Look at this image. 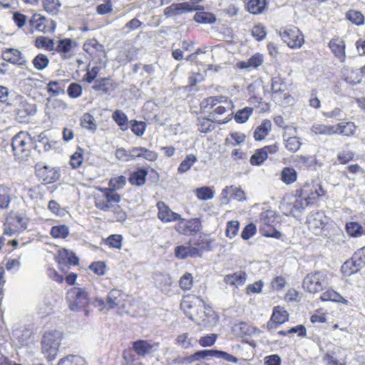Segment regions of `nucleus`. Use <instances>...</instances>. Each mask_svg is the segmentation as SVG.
I'll list each match as a JSON object with an SVG mask.
<instances>
[{"label": "nucleus", "instance_id": "nucleus-34", "mask_svg": "<svg viewBox=\"0 0 365 365\" xmlns=\"http://www.w3.org/2000/svg\"><path fill=\"white\" fill-rule=\"evenodd\" d=\"M264 61V56L259 53L252 55L247 61H241L236 63V68L239 69H256L260 66Z\"/></svg>", "mask_w": 365, "mask_h": 365}, {"label": "nucleus", "instance_id": "nucleus-29", "mask_svg": "<svg viewBox=\"0 0 365 365\" xmlns=\"http://www.w3.org/2000/svg\"><path fill=\"white\" fill-rule=\"evenodd\" d=\"M328 47L334 57L341 63L346 61V43L342 38L339 36L332 38L328 43Z\"/></svg>", "mask_w": 365, "mask_h": 365}, {"label": "nucleus", "instance_id": "nucleus-51", "mask_svg": "<svg viewBox=\"0 0 365 365\" xmlns=\"http://www.w3.org/2000/svg\"><path fill=\"white\" fill-rule=\"evenodd\" d=\"M85 150L78 146L76 150L71 155L69 164L73 169L79 168L83 162Z\"/></svg>", "mask_w": 365, "mask_h": 365}, {"label": "nucleus", "instance_id": "nucleus-16", "mask_svg": "<svg viewBox=\"0 0 365 365\" xmlns=\"http://www.w3.org/2000/svg\"><path fill=\"white\" fill-rule=\"evenodd\" d=\"M132 346L125 349L132 351L137 357H145L152 355L159 346L158 342L150 339H138L131 343Z\"/></svg>", "mask_w": 365, "mask_h": 365}, {"label": "nucleus", "instance_id": "nucleus-61", "mask_svg": "<svg viewBox=\"0 0 365 365\" xmlns=\"http://www.w3.org/2000/svg\"><path fill=\"white\" fill-rule=\"evenodd\" d=\"M125 184V177L123 175H119L111 178L108 181V187L106 188L111 190L114 193H118L117 190L123 188Z\"/></svg>", "mask_w": 365, "mask_h": 365}, {"label": "nucleus", "instance_id": "nucleus-37", "mask_svg": "<svg viewBox=\"0 0 365 365\" xmlns=\"http://www.w3.org/2000/svg\"><path fill=\"white\" fill-rule=\"evenodd\" d=\"M299 178L297 170L291 166H285L282 168L279 173V180L286 185L295 183Z\"/></svg>", "mask_w": 365, "mask_h": 365}, {"label": "nucleus", "instance_id": "nucleus-57", "mask_svg": "<svg viewBox=\"0 0 365 365\" xmlns=\"http://www.w3.org/2000/svg\"><path fill=\"white\" fill-rule=\"evenodd\" d=\"M58 365H87V363L83 357L78 355L69 354L61 359Z\"/></svg>", "mask_w": 365, "mask_h": 365}, {"label": "nucleus", "instance_id": "nucleus-9", "mask_svg": "<svg viewBox=\"0 0 365 365\" xmlns=\"http://www.w3.org/2000/svg\"><path fill=\"white\" fill-rule=\"evenodd\" d=\"M91 197L95 207L103 212H109L115 203H119L121 200L119 193H114L110 189L99 186L95 187Z\"/></svg>", "mask_w": 365, "mask_h": 365}, {"label": "nucleus", "instance_id": "nucleus-36", "mask_svg": "<svg viewBox=\"0 0 365 365\" xmlns=\"http://www.w3.org/2000/svg\"><path fill=\"white\" fill-rule=\"evenodd\" d=\"M2 58L7 62L17 65H25L26 60L21 52L16 48H6L2 51Z\"/></svg>", "mask_w": 365, "mask_h": 365}, {"label": "nucleus", "instance_id": "nucleus-27", "mask_svg": "<svg viewBox=\"0 0 365 365\" xmlns=\"http://www.w3.org/2000/svg\"><path fill=\"white\" fill-rule=\"evenodd\" d=\"M118 88L117 82L110 76L97 78L92 86V89L101 94H110Z\"/></svg>", "mask_w": 365, "mask_h": 365}, {"label": "nucleus", "instance_id": "nucleus-56", "mask_svg": "<svg viewBox=\"0 0 365 365\" xmlns=\"http://www.w3.org/2000/svg\"><path fill=\"white\" fill-rule=\"evenodd\" d=\"M334 125L314 124L311 130L316 135H334Z\"/></svg>", "mask_w": 365, "mask_h": 365}, {"label": "nucleus", "instance_id": "nucleus-30", "mask_svg": "<svg viewBox=\"0 0 365 365\" xmlns=\"http://www.w3.org/2000/svg\"><path fill=\"white\" fill-rule=\"evenodd\" d=\"M55 260L59 266L62 264L77 266L79 264V259L76 255L66 248H61L58 250L55 256Z\"/></svg>", "mask_w": 365, "mask_h": 365}, {"label": "nucleus", "instance_id": "nucleus-52", "mask_svg": "<svg viewBox=\"0 0 365 365\" xmlns=\"http://www.w3.org/2000/svg\"><path fill=\"white\" fill-rule=\"evenodd\" d=\"M112 118L115 123L120 127V130L125 131L128 128V118L127 115L120 110H115L112 114Z\"/></svg>", "mask_w": 365, "mask_h": 365}, {"label": "nucleus", "instance_id": "nucleus-28", "mask_svg": "<svg viewBox=\"0 0 365 365\" xmlns=\"http://www.w3.org/2000/svg\"><path fill=\"white\" fill-rule=\"evenodd\" d=\"M158 209V218L163 223L176 222L180 219V214L173 211L163 201H158L156 204Z\"/></svg>", "mask_w": 365, "mask_h": 365}, {"label": "nucleus", "instance_id": "nucleus-45", "mask_svg": "<svg viewBox=\"0 0 365 365\" xmlns=\"http://www.w3.org/2000/svg\"><path fill=\"white\" fill-rule=\"evenodd\" d=\"M106 66V62H102V64L94 66L91 68L88 67L86 73L82 78V81L86 83H91L97 79V76L99 74L101 70Z\"/></svg>", "mask_w": 365, "mask_h": 365}, {"label": "nucleus", "instance_id": "nucleus-5", "mask_svg": "<svg viewBox=\"0 0 365 365\" xmlns=\"http://www.w3.org/2000/svg\"><path fill=\"white\" fill-rule=\"evenodd\" d=\"M63 332L54 329L45 331L40 341L41 352L48 361H53L58 356Z\"/></svg>", "mask_w": 365, "mask_h": 365}, {"label": "nucleus", "instance_id": "nucleus-47", "mask_svg": "<svg viewBox=\"0 0 365 365\" xmlns=\"http://www.w3.org/2000/svg\"><path fill=\"white\" fill-rule=\"evenodd\" d=\"M253 111L254 108L246 106L238 110L235 115L232 114V118L238 124L245 123L253 114Z\"/></svg>", "mask_w": 365, "mask_h": 365}, {"label": "nucleus", "instance_id": "nucleus-4", "mask_svg": "<svg viewBox=\"0 0 365 365\" xmlns=\"http://www.w3.org/2000/svg\"><path fill=\"white\" fill-rule=\"evenodd\" d=\"M214 239L209 235L202 233L192 242L190 240L187 245H178L174 249L175 257L178 259H185L188 257H201L205 252H209L212 249Z\"/></svg>", "mask_w": 365, "mask_h": 365}, {"label": "nucleus", "instance_id": "nucleus-24", "mask_svg": "<svg viewBox=\"0 0 365 365\" xmlns=\"http://www.w3.org/2000/svg\"><path fill=\"white\" fill-rule=\"evenodd\" d=\"M271 96L274 100L278 101L290 98L288 87L284 78L275 76L271 79Z\"/></svg>", "mask_w": 365, "mask_h": 365}, {"label": "nucleus", "instance_id": "nucleus-64", "mask_svg": "<svg viewBox=\"0 0 365 365\" xmlns=\"http://www.w3.org/2000/svg\"><path fill=\"white\" fill-rule=\"evenodd\" d=\"M323 360L325 361L326 365H346V357L336 358L335 356V352H327L324 356Z\"/></svg>", "mask_w": 365, "mask_h": 365}, {"label": "nucleus", "instance_id": "nucleus-19", "mask_svg": "<svg viewBox=\"0 0 365 365\" xmlns=\"http://www.w3.org/2000/svg\"><path fill=\"white\" fill-rule=\"evenodd\" d=\"M76 44L71 38H64L56 41L51 54L59 55L62 60H68L74 56V49Z\"/></svg>", "mask_w": 365, "mask_h": 365}, {"label": "nucleus", "instance_id": "nucleus-14", "mask_svg": "<svg viewBox=\"0 0 365 365\" xmlns=\"http://www.w3.org/2000/svg\"><path fill=\"white\" fill-rule=\"evenodd\" d=\"M308 230L314 235H323L327 230L328 217L322 211L310 212L307 217Z\"/></svg>", "mask_w": 365, "mask_h": 365}, {"label": "nucleus", "instance_id": "nucleus-42", "mask_svg": "<svg viewBox=\"0 0 365 365\" xmlns=\"http://www.w3.org/2000/svg\"><path fill=\"white\" fill-rule=\"evenodd\" d=\"M363 267L354 257L346 260L341 267V272L345 277H349L358 272Z\"/></svg>", "mask_w": 365, "mask_h": 365}, {"label": "nucleus", "instance_id": "nucleus-62", "mask_svg": "<svg viewBox=\"0 0 365 365\" xmlns=\"http://www.w3.org/2000/svg\"><path fill=\"white\" fill-rule=\"evenodd\" d=\"M64 84L63 81H51L47 84V92L51 96H57L64 93Z\"/></svg>", "mask_w": 365, "mask_h": 365}, {"label": "nucleus", "instance_id": "nucleus-17", "mask_svg": "<svg viewBox=\"0 0 365 365\" xmlns=\"http://www.w3.org/2000/svg\"><path fill=\"white\" fill-rule=\"evenodd\" d=\"M83 49L98 64H102V59L106 58L104 46L95 38L87 39L83 43Z\"/></svg>", "mask_w": 365, "mask_h": 365}, {"label": "nucleus", "instance_id": "nucleus-50", "mask_svg": "<svg viewBox=\"0 0 365 365\" xmlns=\"http://www.w3.org/2000/svg\"><path fill=\"white\" fill-rule=\"evenodd\" d=\"M322 302L331 301L334 302L345 303L346 300L337 292L333 289H328L324 292L319 297Z\"/></svg>", "mask_w": 365, "mask_h": 365}, {"label": "nucleus", "instance_id": "nucleus-46", "mask_svg": "<svg viewBox=\"0 0 365 365\" xmlns=\"http://www.w3.org/2000/svg\"><path fill=\"white\" fill-rule=\"evenodd\" d=\"M246 140V135L241 132H232L225 140V144L228 147H235L243 143Z\"/></svg>", "mask_w": 365, "mask_h": 365}, {"label": "nucleus", "instance_id": "nucleus-13", "mask_svg": "<svg viewBox=\"0 0 365 365\" xmlns=\"http://www.w3.org/2000/svg\"><path fill=\"white\" fill-rule=\"evenodd\" d=\"M279 36L288 47L292 49L299 48L304 43V36L298 27L289 25L280 29Z\"/></svg>", "mask_w": 365, "mask_h": 365}, {"label": "nucleus", "instance_id": "nucleus-55", "mask_svg": "<svg viewBox=\"0 0 365 365\" xmlns=\"http://www.w3.org/2000/svg\"><path fill=\"white\" fill-rule=\"evenodd\" d=\"M284 145L289 153H295L300 149L302 141L297 136H290L284 139Z\"/></svg>", "mask_w": 365, "mask_h": 365}, {"label": "nucleus", "instance_id": "nucleus-20", "mask_svg": "<svg viewBox=\"0 0 365 365\" xmlns=\"http://www.w3.org/2000/svg\"><path fill=\"white\" fill-rule=\"evenodd\" d=\"M293 162L299 170L316 171L323 165L315 155H298L293 158Z\"/></svg>", "mask_w": 365, "mask_h": 365}, {"label": "nucleus", "instance_id": "nucleus-22", "mask_svg": "<svg viewBox=\"0 0 365 365\" xmlns=\"http://www.w3.org/2000/svg\"><path fill=\"white\" fill-rule=\"evenodd\" d=\"M289 319V314L284 307L280 305L275 306L273 307L271 317L267 322L266 329L268 331L276 329L282 324L288 322Z\"/></svg>", "mask_w": 365, "mask_h": 365}, {"label": "nucleus", "instance_id": "nucleus-26", "mask_svg": "<svg viewBox=\"0 0 365 365\" xmlns=\"http://www.w3.org/2000/svg\"><path fill=\"white\" fill-rule=\"evenodd\" d=\"M36 175L44 184H51L59 180L61 174L58 168L48 165L39 167L36 169Z\"/></svg>", "mask_w": 365, "mask_h": 365}, {"label": "nucleus", "instance_id": "nucleus-15", "mask_svg": "<svg viewBox=\"0 0 365 365\" xmlns=\"http://www.w3.org/2000/svg\"><path fill=\"white\" fill-rule=\"evenodd\" d=\"M174 228L179 234L194 235L201 230L202 222L200 218L185 219L180 215V219L176 221Z\"/></svg>", "mask_w": 365, "mask_h": 365}, {"label": "nucleus", "instance_id": "nucleus-1", "mask_svg": "<svg viewBox=\"0 0 365 365\" xmlns=\"http://www.w3.org/2000/svg\"><path fill=\"white\" fill-rule=\"evenodd\" d=\"M293 202H283L281 209L287 216L296 217L304 212L309 207L319 205L321 201L329 197L327 189L323 182L317 179L304 181L297 186Z\"/></svg>", "mask_w": 365, "mask_h": 365}, {"label": "nucleus", "instance_id": "nucleus-60", "mask_svg": "<svg viewBox=\"0 0 365 365\" xmlns=\"http://www.w3.org/2000/svg\"><path fill=\"white\" fill-rule=\"evenodd\" d=\"M42 6L48 14L56 15L60 10L61 3L59 0H43Z\"/></svg>", "mask_w": 365, "mask_h": 365}, {"label": "nucleus", "instance_id": "nucleus-35", "mask_svg": "<svg viewBox=\"0 0 365 365\" xmlns=\"http://www.w3.org/2000/svg\"><path fill=\"white\" fill-rule=\"evenodd\" d=\"M148 174V169L145 168H137L128 176V182L133 186L141 187L146 182Z\"/></svg>", "mask_w": 365, "mask_h": 365}, {"label": "nucleus", "instance_id": "nucleus-38", "mask_svg": "<svg viewBox=\"0 0 365 365\" xmlns=\"http://www.w3.org/2000/svg\"><path fill=\"white\" fill-rule=\"evenodd\" d=\"M247 278V273L240 270L232 274H226L224 277V282L226 284L238 287L245 284Z\"/></svg>", "mask_w": 365, "mask_h": 365}, {"label": "nucleus", "instance_id": "nucleus-11", "mask_svg": "<svg viewBox=\"0 0 365 365\" xmlns=\"http://www.w3.org/2000/svg\"><path fill=\"white\" fill-rule=\"evenodd\" d=\"M29 218L25 215L11 211L6 216L4 224V235L12 236L26 230Z\"/></svg>", "mask_w": 365, "mask_h": 365}, {"label": "nucleus", "instance_id": "nucleus-58", "mask_svg": "<svg viewBox=\"0 0 365 365\" xmlns=\"http://www.w3.org/2000/svg\"><path fill=\"white\" fill-rule=\"evenodd\" d=\"M109 212L112 213V222H123L127 219L126 212L118 203H115Z\"/></svg>", "mask_w": 365, "mask_h": 365}, {"label": "nucleus", "instance_id": "nucleus-53", "mask_svg": "<svg viewBox=\"0 0 365 365\" xmlns=\"http://www.w3.org/2000/svg\"><path fill=\"white\" fill-rule=\"evenodd\" d=\"M121 365H144L135 354L130 349H124L122 353Z\"/></svg>", "mask_w": 365, "mask_h": 365}, {"label": "nucleus", "instance_id": "nucleus-12", "mask_svg": "<svg viewBox=\"0 0 365 365\" xmlns=\"http://www.w3.org/2000/svg\"><path fill=\"white\" fill-rule=\"evenodd\" d=\"M329 284L326 272L315 271L306 275L303 280L304 289L309 293L316 294L322 292Z\"/></svg>", "mask_w": 365, "mask_h": 365}, {"label": "nucleus", "instance_id": "nucleus-3", "mask_svg": "<svg viewBox=\"0 0 365 365\" xmlns=\"http://www.w3.org/2000/svg\"><path fill=\"white\" fill-rule=\"evenodd\" d=\"M201 107L208 111V116L218 125L226 124L232 119L235 105L227 96L220 95L207 97L201 103Z\"/></svg>", "mask_w": 365, "mask_h": 365}, {"label": "nucleus", "instance_id": "nucleus-48", "mask_svg": "<svg viewBox=\"0 0 365 365\" xmlns=\"http://www.w3.org/2000/svg\"><path fill=\"white\" fill-rule=\"evenodd\" d=\"M248 103L252 105L254 108L258 110L259 113H264L269 110V104L263 101L262 97L253 95L248 99Z\"/></svg>", "mask_w": 365, "mask_h": 365}, {"label": "nucleus", "instance_id": "nucleus-23", "mask_svg": "<svg viewBox=\"0 0 365 365\" xmlns=\"http://www.w3.org/2000/svg\"><path fill=\"white\" fill-rule=\"evenodd\" d=\"M29 23L32 29L43 34L53 33L56 27V24L53 20L38 14H34Z\"/></svg>", "mask_w": 365, "mask_h": 365}, {"label": "nucleus", "instance_id": "nucleus-41", "mask_svg": "<svg viewBox=\"0 0 365 365\" xmlns=\"http://www.w3.org/2000/svg\"><path fill=\"white\" fill-rule=\"evenodd\" d=\"M272 130V123L269 119H264L262 121L259 125H258L253 133V137L255 140L261 141L264 140L266 136L268 135Z\"/></svg>", "mask_w": 365, "mask_h": 365}, {"label": "nucleus", "instance_id": "nucleus-8", "mask_svg": "<svg viewBox=\"0 0 365 365\" xmlns=\"http://www.w3.org/2000/svg\"><path fill=\"white\" fill-rule=\"evenodd\" d=\"M66 301L68 308L74 312L84 311L88 315V307L91 299L86 288L73 287L67 290L66 293Z\"/></svg>", "mask_w": 365, "mask_h": 365}, {"label": "nucleus", "instance_id": "nucleus-2", "mask_svg": "<svg viewBox=\"0 0 365 365\" xmlns=\"http://www.w3.org/2000/svg\"><path fill=\"white\" fill-rule=\"evenodd\" d=\"M180 307L185 314L198 325L206 327L215 318V312L212 307L194 294L185 295L182 299Z\"/></svg>", "mask_w": 365, "mask_h": 365}, {"label": "nucleus", "instance_id": "nucleus-49", "mask_svg": "<svg viewBox=\"0 0 365 365\" xmlns=\"http://www.w3.org/2000/svg\"><path fill=\"white\" fill-rule=\"evenodd\" d=\"M345 18L346 20L351 22L356 26H360L365 24V16L359 11L355 9H349L345 14Z\"/></svg>", "mask_w": 365, "mask_h": 365}, {"label": "nucleus", "instance_id": "nucleus-63", "mask_svg": "<svg viewBox=\"0 0 365 365\" xmlns=\"http://www.w3.org/2000/svg\"><path fill=\"white\" fill-rule=\"evenodd\" d=\"M32 64L36 70L42 71L48 67L49 58L46 54L40 53L33 58Z\"/></svg>", "mask_w": 365, "mask_h": 365}, {"label": "nucleus", "instance_id": "nucleus-21", "mask_svg": "<svg viewBox=\"0 0 365 365\" xmlns=\"http://www.w3.org/2000/svg\"><path fill=\"white\" fill-rule=\"evenodd\" d=\"M203 6H192L190 2L173 3L164 9V15L168 18L175 17L195 10H202Z\"/></svg>", "mask_w": 365, "mask_h": 365}, {"label": "nucleus", "instance_id": "nucleus-10", "mask_svg": "<svg viewBox=\"0 0 365 365\" xmlns=\"http://www.w3.org/2000/svg\"><path fill=\"white\" fill-rule=\"evenodd\" d=\"M277 215L272 210H267L260 213L259 216V232L266 237L280 239L282 233L275 227Z\"/></svg>", "mask_w": 365, "mask_h": 365}, {"label": "nucleus", "instance_id": "nucleus-54", "mask_svg": "<svg viewBox=\"0 0 365 365\" xmlns=\"http://www.w3.org/2000/svg\"><path fill=\"white\" fill-rule=\"evenodd\" d=\"M69 234V227L66 225L53 226L50 230V235L54 239H66Z\"/></svg>", "mask_w": 365, "mask_h": 365}, {"label": "nucleus", "instance_id": "nucleus-43", "mask_svg": "<svg viewBox=\"0 0 365 365\" xmlns=\"http://www.w3.org/2000/svg\"><path fill=\"white\" fill-rule=\"evenodd\" d=\"M205 7L202 10H195L196 13L193 16V19L198 24H211L216 21L215 15L210 11H205Z\"/></svg>", "mask_w": 365, "mask_h": 365}, {"label": "nucleus", "instance_id": "nucleus-18", "mask_svg": "<svg viewBox=\"0 0 365 365\" xmlns=\"http://www.w3.org/2000/svg\"><path fill=\"white\" fill-rule=\"evenodd\" d=\"M129 304V295L121 289L113 288L107 294L108 309L123 310Z\"/></svg>", "mask_w": 365, "mask_h": 365}, {"label": "nucleus", "instance_id": "nucleus-59", "mask_svg": "<svg viewBox=\"0 0 365 365\" xmlns=\"http://www.w3.org/2000/svg\"><path fill=\"white\" fill-rule=\"evenodd\" d=\"M346 231L352 237H358L364 234L363 226L357 222H349L346 224Z\"/></svg>", "mask_w": 365, "mask_h": 365}, {"label": "nucleus", "instance_id": "nucleus-39", "mask_svg": "<svg viewBox=\"0 0 365 365\" xmlns=\"http://www.w3.org/2000/svg\"><path fill=\"white\" fill-rule=\"evenodd\" d=\"M334 135L351 137L355 134L356 126L354 122H341L334 125Z\"/></svg>", "mask_w": 365, "mask_h": 365}, {"label": "nucleus", "instance_id": "nucleus-31", "mask_svg": "<svg viewBox=\"0 0 365 365\" xmlns=\"http://www.w3.org/2000/svg\"><path fill=\"white\" fill-rule=\"evenodd\" d=\"M129 153L131 156V160L144 159L149 162H155L158 158V153L142 146L132 147Z\"/></svg>", "mask_w": 365, "mask_h": 365}, {"label": "nucleus", "instance_id": "nucleus-33", "mask_svg": "<svg viewBox=\"0 0 365 365\" xmlns=\"http://www.w3.org/2000/svg\"><path fill=\"white\" fill-rule=\"evenodd\" d=\"M245 9L252 15L265 13L269 8V0H243Z\"/></svg>", "mask_w": 365, "mask_h": 365}, {"label": "nucleus", "instance_id": "nucleus-44", "mask_svg": "<svg viewBox=\"0 0 365 365\" xmlns=\"http://www.w3.org/2000/svg\"><path fill=\"white\" fill-rule=\"evenodd\" d=\"M55 44V39L44 36H38L34 41V46L36 48L38 49H44L51 53L53 50V46Z\"/></svg>", "mask_w": 365, "mask_h": 365}, {"label": "nucleus", "instance_id": "nucleus-7", "mask_svg": "<svg viewBox=\"0 0 365 365\" xmlns=\"http://www.w3.org/2000/svg\"><path fill=\"white\" fill-rule=\"evenodd\" d=\"M34 146V138L27 131L21 130L11 139L12 152L16 159H26L30 155Z\"/></svg>", "mask_w": 365, "mask_h": 365}, {"label": "nucleus", "instance_id": "nucleus-25", "mask_svg": "<svg viewBox=\"0 0 365 365\" xmlns=\"http://www.w3.org/2000/svg\"><path fill=\"white\" fill-rule=\"evenodd\" d=\"M279 151V145L274 143L265 145L262 148L257 149L250 158V163L252 165H260L268 158L269 155H273Z\"/></svg>", "mask_w": 365, "mask_h": 365}, {"label": "nucleus", "instance_id": "nucleus-32", "mask_svg": "<svg viewBox=\"0 0 365 365\" xmlns=\"http://www.w3.org/2000/svg\"><path fill=\"white\" fill-rule=\"evenodd\" d=\"M232 331L237 337L247 339L257 332V328L247 322H240L233 325Z\"/></svg>", "mask_w": 365, "mask_h": 365}, {"label": "nucleus", "instance_id": "nucleus-40", "mask_svg": "<svg viewBox=\"0 0 365 365\" xmlns=\"http://www.w3.org/2000/svg\"><path fill=\"white\" fill-rule=\"evenodd\" d=\"M13 195L11 187L0 185V210H6L10 207Z\"/></svg>", "mask_w": 365, "mask_h": 365}, {"label": "nucleus", "instance_id": "nucleus-6", "mask_svg": "<svg viewBox=\"0 0 365 365\" xmlns=\"http://www.w3.org/2000/svg\"><path fill=\"white\" fill-rule=\"evenodd\" d=\"M223 359L228 362L237 363L238 359L233 355L217 349H202L195 352L190 356L185 357H178L173 360L175 364H192L195 361L208 359L209 358Z\"/></svg>", "mask_w": 365, "mask_h": 365}]
</instances>
